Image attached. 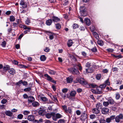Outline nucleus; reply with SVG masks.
<instances>
[{"label":"nucleus","instance_id":"nucleus-55","mask_svg":"<svg viewBox=\"0 0 123 123\" xmlns=\"http://www.w3.org/2000/svg\"><path fill=\"white\" fill-rule=\"evenodd\" d=\"M91 63L89 62H87L86 63V67H87L88 68H90V67L91 66Z\"/></svg>","mask_w":123,"mask_h":123},{"label":"nucleus","instance_id":"nucleus-42","mask_svg":"<svg viewBox=\"0 0 123 123\" xmlns=\"http://www.w3.org/2000/svg\"><path fill=\"white\" fill-rule=\"evenodd\" d=\"M49 73L51 75L55 74L56 73V72L53 70H50L49 72Z\"/></svg>","mask_w":123,"mask_h":123},{"label":"nucleus","instance_id":"nucleus-21","mask_svg":"<svg viewBox=\"0 0 123 123\" xmlns=\"http://www.w3.org/2000/svg\"><path fill=\"white\" fill-rule=\"evenodd\" d=\"M73 78L71 76H69V77L67 78V81L68 83H71L73 81Z\"/></svg>","mask_w":123,"mask_h":123},{"label":"nucleus","instance_id":"nucleus-62","mask_svg":"<svg viewBox=\"0 0 123 123\" xmlns=\"http://www.w3.org/2000/svg\"><path fill=\"white\" fill-rule=\"evenodd\" d=\"M64 119H60L58 121V123H64Z\"/></svg>","mask_w":123,"mask_h":123},{"label":"nucleus","instance_id":"nucleus-34","mask_svg":"<svg viewBox=\"0 0 123 123\" xmlns=\"http://www.w3.org/2000/svg\"><path fill=\"white\" fill-rule=\"evenodd\" d=\"M108 102L110 104H113L114 103V101L112 99H110L108 100Z\"/></svg>","mask_w":123,"mask_h":123},{"label":"nucleus","instance_id":"nucleus-16","mask_svg":"<svg viewBox=\"0 0 123 123\" xmlns=\"http://www.w3.org/2000/svg\"><path fill=\"white\" fill-rule=\"evenodd\" d=\"M54 116L56 119L55 120H54L55 121H56L57 120V119L60 118L62 117V115H61L59 113H57L56 114H55L54 113Z\"/></svg>","mask_w":123,"mask_h":123},{"label":"nucleus","instance_id":"nucleus-25","mask_svg":"<svg viewBox=\"0 0 123 123\" xmlns=\"http://www.w3.org/2000/svg\"><path fill=\"white\" fill-rule=\"evenodd\" d=\"M6 114L9 116H12V113L10 111H7L5 112Z\"/></svg>","mask_w":123,"mask_h":123},{"label":"nucleus","instance_id":"nucleus-17","mask_svg":"<svg viewBox=\"0 0 123 123\" xmlns=\"http://www.w3.org/2000/svg\"><path fill=\"white\" fill-rule=\"evenodd\" d=\"M52 20L54 22H57L60 21V19L58 17L54 16L52 17Z\"/></svg>","mask_w":123,"mask_h":123},{"label":"nucleus","instance_id":"nucleus-32","mask_svg":"<svg viewBox=\"0 0 123 123\" xmlns=\"http://www.w3.org/2000/svg\"><path fill=\"white\" fill-rule=\"evenodd\" d=\"M68 0H65L64 1H63L62 4L64 6H67L68 5Z\"/></svg>","mask_w":123,"mask_h":123},{"label":"nucleus","instance_id":"nucleus-24","mask_svg":"<svg viewBox=\"0 0 123 123\" xmlns=\"http://www.w3.org/2000/svg\"><path fill=\"white\" fill-rule=\"evenodd\" d=\"M52 22V21L51 19H49L47 20L46 21V24L47 25H51Z\"/></svg>","mask_w":123,"mask_h":123},{"label":"nucleus","instance_id":"nucleus-60","mask_svg":"<svg viewBox=\"0 0 123 123\" xmlns=\"http://www.w3.org/2000/svg\"><path fill=\"white\" fill-rule=\"evenodd\" d=\"M22 84L24 86H26L27 85L28 83L27 82L25 81H22Z\"/></svg>","mask_w":123,"mask_h":123},{"label":"nucleus","instance_id":"nucleus-49","mask_svg":"<svg viewBox=\"0 0 123 123\" xmlns=\"http://www.w3.org/2000/svg\"><path fill=\"white\" fill-rule=\"evenodd\" d=\"M104 84L106 85V86L107 85H109L110 83L109 82V80L108 79L106 80Z\"/></svg>","mask_w":123,"mask_h":123},{"label":"nucleus","instance_id":"nucleus-19","mask_svg":"<svg viewBox=\"0 0 123 123\" xmlns=\"http://www.w3.org/2000/svg\"><path fill=\"white\" fill-rule=\"evenodd\" d=\"M32 105L34 107H37L40 105V104L38 102L34 101L32 103Z\"/></svg>","mask_w":123,"mask_h":123},{"label":"nucleus","instance_id":"nucleus-20","mask_svg":"<svg viewBox=\"0 0 123 123\" xmlns=\"http://www.w3.org/2000/svg\"><path fill=\"white\" fill-rule=\"evenodd\" d=\"M65 112L72 114V109L69 107H68L67 110H66Z\"/></svg>","mask_w":123,"mask_h":123},{"label":"nucleus","instance_id":"nucleus-8","mask_svg":"<svg viewBox=\"0 0 123 123\" xmlns=\"http://www.w3.org/2000/svg\"><path fill=\"white\" fill-rule=\"evenodd\" d=\"M19 4L23 8H25L27 7V3L23 0H21L20 1Z\"/></svg>","mask_w":123,"mask_h":123},{"label":"nucleus","instance_id":"nucleus-35","mask_svg":"<svg viewBox=\"0 0 123 123\" xmlns=\"http://www.w3.org/2000/svg\"><path fill=\"white\" fill-rule=\"evenodd\" d=\"M103 104L104 106L106 107L109 105V103L108 102L104 101L103 102Z\"/></svg>","mask_w":123,"mask_h":123},{"label":"nucleus","instance_id":"nucleus-28","mask_svg":"<svg viewBox=\"0 0 123 123\" xmlns=\"http://www.w3.org/2000/svg\"><path fill=\"white\" fill-rule=\"evenodd\" d=\"M97 43L100 46H103L104 45L103 42L101 40L99 39L98 40Z\"/></svg>","mask_w":123,"mask_h":123},{"label":"nucleus","instance_id":"nucleus-63","mask_svg":"<svg viewBox=\"0 0 123 123\" xmlns=\"http://www.w3.org/2000/svg\"><path fill=\"white\" fill-rule=\"evenodd\" d=\"M106 121L104 119H101L100 120V123H105Z\"/></svg>","mask_w":123,"mask_h":123},{"label":"nucleus","instance_id":"nucleus-9","mask_svg":"<svg viewBox=\"0 0 123 123\" xmlns=\"http://www.w3.org/2000/svg\"><path fill=\"white\" fill-rule=\"evenodd\" d=\"M101 111L103 114L105 115L108 113L109 111V109L106 108H103L102 109Z\"/></svg>","mask_w":123,"mask_h":123},{"label":"nucleus","instance_id":"nucleus-61","mask_svg":"<svg viewBox=\"0 0 123 123\" xmlns=\"http://www.w3.org/2000/svg\"><path fill=\"white\" fill-rule=\"evenodd\" d=\"M76 113L78 115H80L81 112L79 110H77L76 111Z\"/></svg>","mask_w":123,"mask_h":123},{"label":"nucleus","instance_id":"nucleus-27","mask_svg":"<svg viewBox=\"0 0 123 123\" xmlns=\"http://www.w3.org/2000/svg\"><path fill=\"white\" fill-rule=\"evenodd\" d=\"M76 94V92L74 91H72L70 93V94L71 96L72 97H74Z\"/></svg>","mask_w":123,"mask_h":123},{"label":"nucleus","instance_id":"nucleus-48","mask_svg":"<svg viewBox=\"0 0 123 123\" xmlns=\"http://www.w3.org/2000/svg\"><path fill=\"white\" fill-rule=\"evenodd\" d=\"M115 119L116 122L118 123L120 121V119L118 118V116H117L116 117H115Z\"/></svg>","mask_w":123,"mask_h":123},{"label":"nucleus","instance_id":"nucleus-58","mask_svg":"<svg viewBox=\"0 0 123 123\" xmlns=\"http://www.w3.org/2000/svg\"><path fill=\"white\" fill-rule=\"evenodd\" d=\"M112 70L114 72H117L118 70V68H113L112 69Z\"/></svg>","mask_w":123,"mask_h":123},{"label":"nucleus","instance_id":"nucleus-45","mask_svg":"<svg viewBox=\"0 0 123 123\" xmlns=\"http://www.w3.org/2000/svg\"><path fill=\"white\" fill-rule=\"evenodd\" d=\"M31 89V87H27L26 88H25L24 89V91L25 92H29L30 91Z\"/></svg>","mask_w":123,"mask_h":123},{"label":"nucleus","instance_id":"nucleus-51","mask_svg":"<svg viewBox=\"0 0 123 123\" xmlns=\"http://www.w3.org/2000/svg\"><path fill=\"white\" fill-rule=\"evenodd\" d=\"M7 102V100L4 99H3L1 101V103L3 104H5Z\"/></svg>","mask_w":123,"mask_h":123},{"label":"nucleus","instance_id":"nucleus-29","mask_svg":"<svg viewBox=\"0 0 123 123\" xmlns=\"http://www.w3.org/2000/svg\"><path fill=\"white\" fill-rule=\"evenodd\" d=\"M3 69L4 70H5L6 71L7 70L8 71V70L10 69V67L9 66L6 65L3 67Z\"/></svg>","mask_w":123,"mask_h":123},{"label":"nucleus","instance_id":"nucleus-50","mask_svg":"<svg viewBox=\"0 0 123 123\" xmlns=\"http://www.w3.org/2000/svg\"><path fill=\"white\" fill-rule=\"evenodd\" d=\"M91 50L93 52H96L97 51V49L96 47H94L92 49H91Z\"/></svg>","mask_w":123,"mask_h":123},{"label":"nucleus","instance_id":"nucleus-56","mask_svg":"<svg viewBox=\"0 0 123 123\" xmlns=\"http://www.w3.org/2000/svg\"><path fill=\"white\" fill-rule=\"evenodd\" d=\"M16 21L17 22L16 24H17L18 25H19L20 24V22H21V20L19 19H16Z\"/></svg>","mask_w":123,"mask_h":123},{"label":"nucleus","instance_id":"nucleus-36","mask_svg":"<svg viewBox=\"0 0 123 123\" xmlns=\"http://www.w3.org/2000/svg\"><path fill=\"white\" fill-rule=\"evenodd\" d=\"M22 80H21L19 81L18 82H17L16 84V85L20 86L21 85V84L22 83Z\"/></svg>","mask_w":123,"mask_h":123},{"label":"nucleus","instance_id":"nucleus-41","mask_svg":"<svg viewBox=\"0 0 123 123\" xmlns=\"http://www.w3.org/2000/svg\"><path fill=\"white\" fill-rule=\"evenodd\" d=\"M101 77V75L100 74H98L96 76V79L98 80L100 79Z\"/></svg>","mask_w":123,"mask_h":123},{"label":"nucleus","instance_id":"nucleus-52","mask_svg":"<svg viewBox=\"0 0 123 123\" xmlns=\"http://www.w3.org/2000/svg\"><path fill=\"white\" fill-rule=\"evenodd\" d=\"M68 90V89L67 88H64L62 90V92L64 93H65L67 92Z\"/></svg>","mask_w":123,"mask_h":123},{"label":"nucleus","instance_id":"nucleus-7","mask_svg":"<svg viewBox=\"0 0 123 123\" xmlns=\"http://www.w3.org/2000/svg\"><path fill=\"white\" fill-rule=\"evenodd\" d=\"M40 98L44 102H45L48 104L52 103L50 100H48V99L45 97H43L41 96H40Z\"/></svg>","mask_w":123,"mask_h":123},{"label":"nucleus","instance_id":"nucleus-59","mask_svg":"<svg viewBox=\"0 0 123 123\" xmlns=\"http://www.w3.org/2000/svg\"><path fill=\"white\" fill-rule=\"evenodd\" d=\"M90 118L91 119H93L95 118V116L94 114H92L90 115Z\"/></svg>","mask_w":123,"mask_h":123},{"label":"nucleus","instance_id":"nucleus-64","mask_svg":"<svg viewBox=\"0 0 123 123\" xmlns=\"http://www.w3.org/2000/svg\"><path fill=\"white\" fill-rule=\"evenodd\" d=\"M81 54L82 55L85 56H86L87 55V53L85 51H82L81 52Z\"/></svg>","mask_w":123,"mask_h":123},{"label":"nucleus","instance_id":"nucleus-14","mask_svg":"<svg viewBox=\"0 0 123 123\" xmlns=\"http://www.w3.org/2000/svg\"><path fill=\"white\" fill-rule=\"evenodd\" d=\"M35 100V98L32 96H29L28 98V103H32L33 101H34Z\"/></svg>","mask_w":123,"mask_h":123},{"label":"nucleus","instance_id":"nucleus-2","mask_svg":"<svg viewBox=\"0 0 123 123\" xmlns=\"http://www.w3.org/2000/svg\"><path fill=\"white\" fill-rule=\"evenodd\" d=\"M68 70L70 72L74 74H79V72L77 69L72 68H68Z\"/></svg>","mask_w":123,"mask_h":123},{"label":"nucleus","instance_id":"nucleus-26","mask_svg":"<svg viewBox=\"0 0 123 123\" xmlns=\"http://www.w3.org/2000/svg\"><path fill=\"white\" fill-rule=\"evenodd\" d=\"M44 76L47 78V80L50 81H51L52 80V78L50 77L47 74H45L44 75Z\"/></svg>","mask_w":123,"mask_h":123},{"label":"nucleus","instance_id":"nucleus-57","mask_svg":"<svg viewBox=\"0 0 123 123\" xmlns=\"http://www.w3.org/2000/svg\"><path fill=\"white\" fill-rule=\"evenodd\" d=\"M117 116H118V118H119L120 119H122L123 117V116L122 114H120L119 115Z\"/></svg>","mask_w":123,"mask_h":123},{"label":"nucleus","instance_id":"nucleus-3","mask_svg":"<svg viewBox=\"0 0 123 123\" xmlns=\"http://www.w3.org/2000/svg\"><path fill=\"white\" fill-rule=\"evenodd\" d=\"M81 16H85L86 15V11L85 9V7L82 6L80 7V8Z\"/></svg>","mask_w":123,"mask_h":123},{"label":"nucleus","instance_id":"nucleus-11","mask_svg":"<svg viewBox=\"0 0 123 123\" xmlns=\"http://www.w3.org/2000/svg\"><path fill=\"white\" fill-rule=\"evenodd\" d=\"M115 118V116H111L110 117L107 118L106 120V122L107 123H109L112 120H113Z\"/></svg>","mask_w":123,"mask_h":123},{"label":"nucleus","instance_id":"nucleus-37","mask_svg":"<svg viewBox=\"0 0 123 123\" xmlns=\"http://www.w3.org/2000/svg\"><path fill=\"white\" fill-rule=\"evenodd\" d=\"M15 18L13 16H11L10 17V20L11 22H13L15 20Z\"/></svg>","mask_w":123,"mask_h":123},{"label":"nucleus","instance_id":"nucleus-4","mask_svg":"<svg viewBox=\"0 0 123 123\" xmlns=\"http://www.w3.org/2000/svg\"><path fill=\"white\" fill-rule=\"evenodd\" d=\"M76 80L81 84L84 85L87 84V82L82 78H77Z\"/></svg>","mask_w":123,"mask_h":123},{"label":"nucleus","instance_id":"nucleus-44","mask_svg":"<svg viewBox=\"0 0 123 123\" xmlns=\"http://www.w3.org/2000/svg\"><path fill=\"white\" fill-rule=\"evenodd\" d=\"M97 92L99 94L101 93H102V90L99 87L97 89Z\"/></svg>","mask_w":123,"mask_h":123},{"label":"nucleus","instance_id":"nucleus-40","mask_svg":"<svg viewBox=\"0 0 123 123\" xmlns=\"http://www.w3.org/2000/svg\"><path fill=\"white\" fill-rule=\"evenodd\" d=\"M93 35L97 39H98V35L96 32H94L93 33Z\"/></svg>","mask_w":123,"mask_h":123},{"label":"nucleus","instance_id":"nucleus-15","mask_svg":"<svg viewBox=\"0 0 123 123\" xmlns=\"http://www.w3.org/2000/svg\"><path fill=\"white\" fill-rule=\"evenodd\" d=\"M51 98L56 103L58 102L56 96L55 95H52L50 96Z\"/></svg>","mask_w":123,"mask_h":123},{"label":"nucleus","instance_id":"nucleus-18","mask_svg":"<svg viewBox=\"0 0 123 123\" xmlns=\"http://www.w3.org/2000/svg\"><path fill=\"white\" fill-rule=\"evenodd\" d=\"M85 22L86 25L89 26L91 24V21L90 19L88 18H86L85 19Z\"/></svg>","mask_w":123,"mask_h":123},{"label":"nucleus","instance_id":"nucleus-12","mask_svg":"<svg viewBox=\"0 0 123 123\" xmlns=\"http://www.w3.org/2000/svg\"><path fill=\"white\" fill-rule=\"evenodd\" d=\"M8 72L11 75H14L16 74L15 70L12 68H10L8 70Z\"/></svg>","mask_w":123,"mask_h":123},{"label":"nucleus","instance_id":"nucleus-54","mask_svg":"<svg viewBox=\"0 0 123 123\" xmlns=\"http://www.w3.org/2000/svg\"><path fill=\"white\" fill-rule=\"evenodd\" d=\"M120 97V95L118 93H117L116 95V98L117 99H118Z\"/></svg>","mask_w":123,"mask_h":123},{"label":"nucleus","instance_id":"nucleus-53","mask_svg":"<svg viewBox=\"0 0 123 123\" xmlns=\"http://www.w3.org/2000/svg\"><path fill=\"white\" fill-rule=\"evenodd\" d=\"M89 86L94 88L95 87L97 86L93 84H90L89 85Z\"/></svg>","mask_w":123,"mask_h":123},{"label":"nucleus","instance_id":"nucleus-30","mask_svg":"<svg viewBox=\"0 0 123 123\" xmlns=\"http://www.w3.org/2000/svg\"><path fill=\"white\" fill-rule=\"evenodd\" d=\"M40 59L41 60L43 61H44L46 60V57L45 55H43L41 56L40 57Z\"/></svg>","mask_w":123,"mask_h":123},{"label":"nucleus","instance_id":"nucleus-46","mask_svg":"<svg viewBox=\"0 0 123 123\" xmlns=\"http://www.w3.org/2000/svg\"><path fill=\"white\" fill-rule=\"evenodd\" d=\"M23 117V115L21 114L18 115L17 116V118L19 119H21Z\"/></svg>","mask_w":123,"mask_h":123},{"label":"nucleus","instance_id":"nucleus-5","mask_svg":"<svg viewBox=\"0 0 123 123\" xmlns=\"http://www.w3.org/2000/svg\"><path fill=\"white\" fill-rule=\"evenodd\" d=\"M45 116L48 118H50L52 116V119L53 120H56L54 116V113L51 112L50 113H48L45 115Z\"/></svg>","mask_w":123,"mask_h":123},{"label":"nucleus","instance_id":"nucleus-33","mask_svg":"<svg viewBox=\"0 0 123 123\" xmlns=\"http://www.w3.org/2000/svg\"><path fill=\"white\" fill-rule=\"evenodd\" d=\"M106 86V85L104 83L101 85L99 86L101 90L103 89H104Z\"/></svg>","mask_w":123,"mask_h":123},{"label":"nucleus","instance_id":"nucleus-31","mask_svg":"<svg viewBox=\"0 0 123 123\" xmlns=\"http://www.w3.org/2000/svg\"><path fill=\"white\" fill-rule=\"evenodd\" d=\"M26 29L27 30L24 31V33L25 34H26L28 32H29L31 29V28L29 27H28L26 26Z\"/></svg>","mask_w":123,"mask_h":123},{"label":"nucleus","instance_id":"nucleus-22","mask_svg":"<svg viewBox=\"0 0 123 123\" xmlns=\"http://www.w3.org/2000/svg\"><path fill=\"white\" fill-rule=\"evenodd\" d=\"M73 43L72 41L71 40H69L67 42V44L68 47L71 46Z\"/></svg>","mask_w":123,"mask_h":123},{"label":"nucleus","instance_id":"nucleus-47","mask_svg":"<svg viewBox=\"0 0 123 123\" xmlns=\"http://www.w3.org/2000/svg\"><path fill=\"white\" fill-rule=\"evenodd\" d=\"M30 113V111H24L23 114L25 115H28Z\"/></svg>","mask_w":123,"mask_h":123},{"label":"nucleus","instance_id":"nucleus-6","mask_svg":"<svg viewBox=\"0 0 123 123\" xmlns=\"http://www.w3.org/2000/svg\"><path fill=\"white\" fill-rule=\"evenodd\" d=\"M46 112L44 108H40L38 111V113L39 115L41 116H43L46 114Z\"/></svg>","mask_w":123,"mask_h":123},{"label":"nucleus","instance_id":"nucleus-38","mask_svg":"<svg viewBox=\"0 0 123 123\" xmlns=\"http://www.w3.org/2000/svg\"><path fill=\"white\" fill-rule=\"evenodd\" d=\"M55 25L56 28L57 29H60L61 27V25L59 24H57Z\"/></svg>","mask_w":123,"mask_h":123},{"label":"nucleus","instance_id":"nucleus-23","mask_svg":"<svg viewBox=\"0 0 123 123\" xmlns=\"http://www.w3.org/2000/svg\"><path fill=\"white\" fill-rule=\"evenodd\" d=\"M86 72L87 73H91L93 72L92 68H88L86 69Z\"/></svg>","mask_w":123,"mask_h":123},{"label":"nucleus","instance_id":"nucleus-39","mask_svg":"<svg viewBox=\"0 0 123 123\" xmlns=\"http://www.w3.org/2000/svg\"><path fill=\"white\" fill-rule=\"evenodd\" d=\"M19 27L22 28H23L25 30H26L27 28L26 26L25 25H23L21 24H20L19 25Z\"/></svg>","mask_w":123,"mask_h":123},{"label":"nucleus","instance_id":"nucleus-13","mask_svg":"<svg viewBox=\"0 0 123 123\" xmlns=\"http://www.w3.org/2000/svg\"><path fill=\"white\" fill-rule=\"evenodd\" d=\"M27 119L29 121H33L35 119V117L33 115H30L28 116Z\"/></svg>","mask_w":123,"mask_h":123},{"label":"nucleus","instance_id":"nucleus-43","mask_svg":"<svg viewBox=\"0 0 123 123\" xmlns=\"http://www.w3.org/2000/svg\"><path fill=\"white\" fill-rule=\"evenodd\" d=\"M6 44V43L5 41H4L2 42V43L1 44V46L3 47H5Z\"/></svg>","mask_w":123,"mask_h":123},{"label":"nucleus","instance_id":"nucleus-1","mask_svg":"<svg viewBox=\"0 0 123 123\" xmlns=\"http://www.w3.org/2000/svg\"><path fill=\"white\" fill-rule=\"evenodd\" d=\"M100 106L101 104L100 103H98L96 105V107L97 108H94L92 109V111L93 113L96 114H98L100 112L98 109L99 108H101V107Z\"/></svg>","mask_w":123,"mask_h":123},{"label":"nucleus","instance_id":"nucleus-10","mask_svg":"<svg viewBox=\"0 0 123 123\" xmlns=\"http://www.w3.org/2000/svg\"><path fill=\"white\" fill-rule=\"evenodd\" d=\"M87 118V115L84 112L80 117V119L82 121H85Z\"/></svg>","mask_w":123,"mask_h":123}]
</instances>
